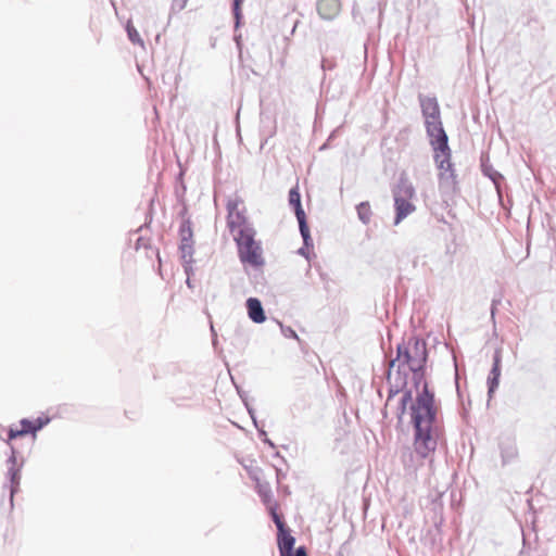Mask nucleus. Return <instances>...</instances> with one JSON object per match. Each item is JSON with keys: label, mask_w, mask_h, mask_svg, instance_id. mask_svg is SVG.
<instances>
[{"label": "nucleus", "mask_w": 556, "mask_h": 556, "mask_svg": "<svg viewBox=\"0 0 556 556\" xmlns=\"http://www.w3.org/2000/svg\"><path fill=\"white\" fill-rule=\"evenodd\" d=\"M24 437L23 432H22V429H16V428H13V427H9L8 428V437L7 439L3 440V442L9 446L11 447L12 444V441L17 439V438H22Z\"/></svg>", "instance_id": "26"}, {"label": "nucleus", "mask_w": 556, "mask_h": 556, "mask_svg": "<svg viewBox=\"0 0 556 556\" xmlns=\"http://www.w3.org/2000/svg\"><path fill=\"white\" fill-rule=\"evenodd\" d=\"M179 238L180 243L178 245V250L180 253V258H186L187 256H193L194 254V239H193V230L192 223L190 218H184L179 226Z\"/></svg>", "instance_id": "7"}, {"label": "nucleus", "mask_w": 556, "mask_h": 556, "mask_svg": "<svg viewBox=\"0 0 556 556\" xmlns=\"http://www.w3.org/2000/svg\"><path fill=\"white\" fill-rule=\"evenodd\" d=\"M245 307L249 318L255 324H262L266 320V313L258 298L250 296L245 301Z\"/></svg>", "instance_id": "12"}, {"label": "nucleus", "mask_w": 556, "mask_h": 556, "mask_svg": "<svg viewBox=\"0 0 556 556\" xmlns=\"http://www.w3.org/2000/svg\"><path fill=\"white\" fill-rule=\"evenodd\" d=\"M262 442L267 444L273 450L276 448V444L268 437H266L265 439H262Z\"/></svg>", "instance_id": "39"}, {"label": "nucleus", "mask_w": 556, "mask_h": 556, "mask_svg": "<svg viewBox=\"0 0 556 556\" xmlns=\"http://www.w3.org/2000/svg\"><path fill=\"white\" fill-rule=\"evenodd\" d=\"M269 514H270V517H271L274 523L276 525L278 531H281L282 529L288 528V526L285 522L283 517L277 513L276 504L269 507Z\"/></svg>", "instance_id": "24"}, {"label": "nucleus", "mask_w": 556, "mask_h": 556, "mask_svg": "<svg viewBox=\"0 0 556 556\" xmlns=\"http://www.w3.org/2000/svg\"><path fill=\"white\" fill-rule=\"evenodd\" d=\"M389 381L387 404L399 393L404 394L405 391H413L408 386V378L405 375L395 374L394 380Z\"/></svg>", "instance_id": "17"}, {"label": "nucleus", "mask_w": 556, "mask_h": 556, "mask_svg": "<svg viewBox=\"0 0 556 556\" xmlns=\"http://www.w3.org/2000/svg\"><path fill=\"white\" fill-rule=\"evenodd\" d=\"M414 400L415 399L413 397V391H405L404 394H402V396L400 397L396 409H395L397 425L403 424V418L407 412V407H408V405L409 406L412 405Z\"/></svg>", "instance_id": "19"}, {"label": "nucleus", "mask_w": 556, "mask_h": 556, "mask_svg": "<svg viewBox=\"0 0 556 556\" xmlns=\"http://www.w3.org/2000/svg\"><path fill=\"white\" fill-rule=\"evenodd\" d=\"M227 227L231 232H233L238 227V219H237V212L238 211V203L236 201H228L227 203Z\"/></svg>", "instance_id": "20"}, {"label": "nucleus", "mask_w": 556, "mask_h": 556, "mask_svg": "<svg viewBox=\"0 0 556 556\" xmlns=\"http://www.w3.org/2000/svg\"><path fill=\"white\" fill-rule=\"evenodd\" d=\"M418 101L431 148L439 151L448 150V137L441 121V111L437 98L419 93Z\"/></svg>", "instance_id": "3"}, {"label": "nucleus", "mask_w": 556, "mask_h": 556, "mask_svg": "<svg viewBox=\"0 0 556 556\" xmlns=\"http://www.w3.org/2000/svg\"><path fill=\"white\" fill-rule=\"evenodd\" d=\"M233 41L238 48L239 51L242 49V35L239 31V28L236 30V27L233 26Z\"/></svg>", "instance_id": "34"}, {"label": "nucleus", "mask_w": 556, "mask_h": 556, "mask_svg": "<svg viewBox=\"0 0 556 556\" xmlns=\"http://www.w3.org/2000/svg\"><path fill=\"white\" fill-rule=\"evenodd\" d=\"M153 203H154V200L151 199L150 202H149V211L147 212L146 214V223L143 225H141L136 231L139 232L141 231L144 227H148L151 222H152V210H153Z\"/></svg>", "instance_id": "33"}, {"label": "nucleus", "mask_w": 556, "mask_h": 556, "mask_svg": "<svg viewBox=\"0 0 556 556\" xmlns=\"http://www.w3.org/2000/svg\"><path fill=\"white\" fill-rule=\"evenodd\" d=\"M429 359L428 343L425 339L412 334L407 340L402 338L396 344L395 357L392 358L387 368V379L390 380L392 369L396 366L395 374L405 375L408 378V370L418 366H427Z\"/></svg>", "instance_id": "2"}, {"label": "nucleus", "mask_w": 556, "mask_h": 556, "mask_svg": "<svg viewBox=\"0 0 556 556\" xmlns=\"http://www.w3.org/2000/svg\"><path fill=\"white\" fill-rule=\"evenodd\" d=\"M31 420L35 427V433L37 434V432L42 430L51 421V418L48 415H41Z\"/></svg>", "instance_id": "27"}, {"label": "nucleus", "mask_w": 556, "mask_h": 556, "mask_svg": "<svg viewBox=\"0 0 556 556\" xmlns=\"http://www.w3.org/2000/svg\"><path fill=\"white\" fill-rule=\"evenodd\" d=\"M540 556H547V555H546V554H544V555H543V554H541Z\"/></svg>", "instance_id": "53"}, {"label": "nucleus", "mask_w": 556, "mask_h": 556, "mask_svg": "<svg viewBox=\"0 0 556 556\" xmlns=\"http://www.w3.org/2000/svg\"><path fill=\"white\" fill-rule=\"evenodd\" d=\"M356 213L358 219L364 224L368 225L371 219V207L368 201H363L356 205Z\"/></svg>", "instance_id": "21"}, {"label": "nucleus", "mask_w": 556, "mask_h": 556, "mask_svg": "<svg viewBox=\"0 0 556 556\" xmlns=\"http://www.w3.org/2000/svg\"><path fill=\"white\" fill-rule=\"evenodd\" d=\"M238 256L242 264H249L254 268H261L265 264V260L263 257V249L260 241L254 242L253 244H245L241 248H237Z\"/></svg>", "instance_id": "6"}, {"label": "nucleus", "mask_w": 556, "mask_h": 556, "mask_svg": "<svg viewBox=\"0 0 556 556\" xmlns=\"http://www.w3.org/2000/svg\"><path fill=\"white\" fill-rule=\"evenodd\" d=\"M289 556H307V552H306L305 546H299Z\"/></svg>", "instance_id": "35"}, {"label": "nucleus", "mask_w": 556, "mask_h": 556, "mask_svg": "<svg viewBox=\"0 0 556 556\" xmlns=\"http://www.w3.org/2000/svg\"><path fill=\"white\" fill-rule=\"evenodd\" d=\"M501 304V299H493L491 305L497 307Z\"/></svg>", "instance_id": "47"}, {"label": "nucleus", "mask_w": 556, "mask_h": 556, "mask_svg": "<svg viewBox=\"0 0 556 556\" xmlns=\"http://www.w3.org/2000/svg\"><path fill=\"white\" fill-rule=\"evenodd\" d=\"M257 430V434H258V438L262 440V439H265L267 437V432L264 430L263 427H260L256 429Z\"/></svg>", "instance_id": "40"}, {"label": "nucleus", "mask_w": 556, "mask_h": 556, "mask_svg": "<svg viewBox=\"0 0 556 556\" xmlns=\"http://www.w3.org/2000/svg\"><path fill=\"white\" fill-rule=\"evenodd\" d=\"M186 285L189 289H193V283H192V280H191V277H188L186 279Z\"/></svg>", "instance_id": "46"}, {"label": "nucleus", "mask_w": 556, "mask_h": 556, "mask_svg": "<svg viewBox=\"0 0 556 556\" xmlns=\"http://www.w3.org/2000/svg\"><path fill=\"white\" fill-rule=\"evenodd\" d=\"M251 419H252V421H253L254 427H255L256 429H257V428H260V425H258V421H257L256 416H255L254 418H251Z\"/></svg>", "instance_id": "50"}, {"label": "nucleus", "mask_w": 556, "mask_h": 556, "mask_svg": "<svg viewBox=\"0 0 556 556\" xmlns=\"http://www.w3.org/2000/svg\"><path fill=\"white\" fill-rule=\"evenodd\" d=\"M187 2H188V0H174L173 7H177L178 10H182V9H185Z\"/></svg>", "instance_id": "36"}, {"label": "nucleus", "mask_w": 556, "mask_h": 556, "mask_svg": "<svg viewBox=\"0 0 556 556\" xmlns=\"http://www.w3.org/2000/svg\"><path fill=\"white\" fill-rule=\"evenodd\" d=\"M328 148V141L325 142L320 148L319 150L323 151V150H326Z\"/></svg>", "instance_id": "51"}, {"label": "nucleus", "mask_w": 556, "mask_h": 556, "mask_svg": "<svg viewBox=\"0 0 556 556\" xmlns=\"http://www.w3.org/2000/svg\"><path fill=\"white\" fill-rule=\"evenodd\" d=\"M481 172L488 177L494 185L498 195L502 194V184L505 181V177L498 170H496L492 164L489 162V159L481 157Z\"/></svg>", "instance_id": "13"}, {"label": "nucleus", "mask_w": 556, "mask_h": 556, "mask_svg": "<svg viewBox=\"0 0 556 556\" xmlns=\"http://www.w3.org/2000/svg\"><path fill=\"white\" fill-rule=\"evenodd\" d=\"M289 205L293 208L299 226L308 225L306 213L302 206L301 193L298 186L292 187L288 194Z\"/></svg>", "instance_id": "10"}, {"label": "nucleus", "mask_w": 556, "mask_h": 556, "mask_svg": "<svg viewBox=\"0 0 556 556\" xmlns=\"http://www.w3.org/2000/svg\"><path fill=\"white\" fill-rule=\"evenodd\" d=\"M502 372V351L496 349L492 357V367L488 375L486 386L489 399L493 396L500 386V378Z\"/></svg>", "instance_id": "9"}, {"label": "nucleus", "mask_w": 556, "mask_h": 556, "mask_svg": "<svg viewBox=\"0 0 556 556\" xmlns=\"http://www.w3.org/2000/svg\"><path fill=\"white\" fill-rule=\"evenodd\" d=\"M426 371L427 366L408 370V374L412 372L413 387L416 391L415 400L409 407L413 445L416 454L424 459L434 453L442 437L439 406L435 393L426 380Z\"/></svg>", "instance_id": "1"}, {"label": "nucleus", "mask_w": 556, "mask_h": 556, "mask_svg": "<svg viewBox=\"0 0 556 556\" xmlns=\"http://www.w3.org/2000/svg\"><path fill=\"white\" fill-rule=\"evenodd\" d=\"M141 247H144L143 244V238L139 237L136 242V250H139Z\"/></svg>", "instance_id": "42"}, {"label": "nucleus", "mask_w": 556, "mask_h": 556, "mask_svg": "<svg viewBox=\"0 0 556 556\" xmlns=\"http://www.w3.org/2000/svg\"><path fill=\"white\" fill-rule=\"evenodd\" d=\"M299 230L303 240V245L298 250V254L309 260V250L314 248L313 238L308 225L299 226Z\"/></svg>", "instance_id": "18"}, {"label": "nucleus", "mask_w": 556, "mask_h": 556, "mask_svg": "<svg viewBox=\"0 0 556 556\" xmlns=\"http://www.w3.org/2000/svg\"><path fill=\"white\" fill-rule=\"evenodd\" d=\"M181 260V264H182V268H184V273L186 274L187 278L188 277H191L193 275V264H194V260H193V256H187L186 258H180Z\"/></svg>", "instance_id": "30"}, {"label": "nucleus", "mask_w": 556, "mask_h": 556, "mask_svg": "<svg viewBox=\"0 0 556 556\" xmlns=\"http://www.w3.org/2000/svg\"><path fill=\"white\" fill-rule=\"evenodd\" d=\"M24 465V459L22 458L20 463V467H8V471L5 475V478L9 482V490H10V504L13 506V500L14 495L20 491V483H21V470Z\"/></svg>", "instance_id": "15"}, {"label": "nucleus", "mask_w": 556, "mask_h": 556, "mask_svg": "<svg viewBox=\"0 0 556 556\" xmlns=\"http://www.w3.org/2000/svg\"><path fill=\"white\" fill-rule=\"evenodd\" d=\"M31 420L35 427V433L37 434V432L42 430L51 421V418L48 415H41Z\"/></svg>", "instance_id": "28"}, {"label": "nucleus", "mask_w": 556, "mask_h": 556, "mask_svg": "<svg viewBox=\"0 0 556 556\" xmlns=\"http://www.w3.org/2000/svg\"><path fill=\"white\" fill-rule=\"evenodd\" d=\"M434 151V162L440 170L439 187L445 193H456L458 191L457 175L454 169V164L451 162V149L444 151Z\"/></svg>", "instance_id": "5"}, {"label": "nucleus", "mask_w": 556, "mask_h": 556, "mask_svg": "<svg viewBox=\"0 0 556 556\" xmlns=\"http://www.w3.org/2000/svg\"><path fill=\"white\" fill-rule=\"evenodd\" d=\"M244 0H232L231 12L233 15L236 30L243 24L242 3Z\"/></svg>", "instance_id": "22"}, {"label": "nucleus", "mask_w": 556, "mask_h": 556, "mask_svg": "<svg viewBox=\"0 0 556 556\" xmlns=\"http://www.w3.org/2000/svg\"><path fill=\"white\" fill-rule=\"evenodd\" d=\"M237 219H238V233L235 236V242L237 244V248H241L245 244H253L256 242L255 235L256 231L254 227L247 220V217L243 213L237 212Z\"/></svg>", "instance_id": "8"}, {"label": "nucleus", "mask_w": 556, "mask_h": 556, "mask_svg": "<svg viewBox=\"0 0 556 556\" xmlns=\"http://www.w3.org/2000/svg\"><path fill=\"white\" fill-rule=\"evenodd\" d=\"M239 395H240V399L242 400L243 404L245 405V402H249L248 395L245 394V392H241V391H239Z\"/></svg>", "instance_id": "43"}, {"label": "nucleus", "mask_w": 556, "mask_h": 556, "mask_svg": "<svg viewBox=\"0 0 556 556\" xmlns=\"http://www.w3.org/2000/svg\"><path fill=\"white\" fill-rule=\"evenodd\" d=\"M321 67H323L324 71L329 68V64H327V61L325 59L321 61Z\"/></svg>", "instance_id": "48"}, {"label": "nucleus", "mask_w": 556, "mask_h": 556, "mask_svg": "<svg viewBox=\"0 0 556 556\" xmlns=\"http://www.w3.org/2000/svg\"><path fill=\"white\" fill-rule=\"evenodd\" d=\"M275 470H276V476H277V480L278 482L286 477V473L282 471L281 468L275 466Z\"/></svg>", "instance_id": "38"}, {"label": "nucleus", "mask_w": 556, "mask_h": 556, "mask_svg": "<svg viewBox=\"0 0 556 556\" xmlns=\"http://www.w3.org/2000/svg\"><path fill=\"white\" fill-rule=\"evenodd\" d=\"M497 307L491 305V317L494 319Z\"/></svg>", "instance_id": "49"}, {"label": "nucleus", "mask_w": 556, "mask_h": 556, "mask_svg": "<svg viewBox=\"0 0 556 556\" xmlns=\"http://www.w3.org/2000/svg\"><path fill=\"white\" fill-rule=\"evenodd\" d=\"M316 10L323 20L331 21L339 14L341 3L339 0H318Z\"/></svg>", "instance_id": "11"}, {"label": "nucleus", "mask_w": 556, "mask_h": 556, "mask_svg": "<svg viewBox=\"0 0 556 556\" xmlns=\"http://www.w3.org/2000/svg\"><path fill=\"white\" fill-rule=\"evenodd\" d=\"M274 457H275V458H279L283 464H286V459L280 455V453H279V452H277V451H276V452L274 453Z\"/></svg>", "instance_id": "45"}, {"label": "nucleus", "mask_w": 556, "mask_h": 556, "mask_svg": "<svg viewBox=\"0 0 556 556\" xmlns=\"http://www.w3.org/2000/svg\"><path fill=\"white\" fill-rule=\"evenodd\" d=\"M10 448V455L8 456L7 458V465L8 467H20V464H17V455H18V452L17 450L15 448L14 445H11Z\"/></svg>", "instance_id": "31"}, {"label": "nucleus", "mask_w": 556, "mask_h": 556, "mask_svg": "<svg viewBox=\"0 0 556 556\" xmlns=\"http://www.w3.org/2000/svg\"><path fill=\"white\" fill-rule=\"evenodd\" d=\"M211 331H212V334H213V344L215 345L216 342H217V336H216V332H215V329L213 326H211Z\"/></svg>", "instance_id": "44"}, {"label": "nucleus", "mask_w": 556, "mask_h": 556, "mask_svg": "<svg viewBox=\"0 0 556 556\" xmlns=\"http://www.w3.org/2000/svg\"><path fill=\"white\" fill-rule=\"evenodd\" d=\"M295 538L291 534L289 528L282 529L277 533V546L280 556H289L294 551Z\"/></svg>", "instance_id": "14"}, {"label": "nucleus", "mask_w": 556, "mask_h": 556, "mask_svg": "<svg viewBox=\"0 0 556 556\" xmlns=\"http://www.w3.org/2000/svg\"><path fill=\"white\" fill-rule=\"evenodd\" d=\"M279 326H280V330H281V333L283 334V337L290 338V339H295L299 342H301L299 337H298V334H296V332H295V330L292 329V327L285 326L281 323H279Z\"/></svg>", "instance_id": "32"}, {"label": "nucleus", "mask_w": 556, "mask_h": 556, "mask_svg": "<svg viewBox=\"0 0 556 556\" xmlns=\"http://www.w3.org/2000/svg\"><path fill=\"white\" fill-rule=\"evenodd\" d=\"M394 199V225H399L410 213L415 211V205L410 199L415 195V188L405 177H400L396 186L392 190Z\"/></svg>", "instance_id": "4"}, {"label": "nucleus", "mask_w": 556, "mask_h": 556, "mask_svg": "<svg viewBox=\"0 0 556 556\" xmlns=\"http://www.w3.org/2000/svg\"><path fill=\"white\" fill-rule=\"evenodd\" d=\"M125 29L127 33L128 40L131 43L139 45L140 47L144 46L143 40L141 39L138 30L136 29V27L132 25V23L130 21L127 22Z\"/></svg>", "instance_id": "23"}, {"label": "nucleus", "mask_w": 556, "mask_h": 556, "mask_svg": "<svg viewBox=\"0 0 556 556\" xmlns=\"http://www.w3.org/2000/svg\"><path fill=\"white\" fill-rule=\"evenodd\" d=\"M245 408L251 418H254L256 416L254 407L249 402H245Z\"/></svg>", "instance_id": "37"}, {"label": "nucleus", "mask_w": 556, "mask_h": 556, "mask_svg": "<svg viewBox=\"0 0 556 556\" xmlns=\"http://www.w3.org/2000/svg\"><path fill=\"white\" fill-rule=\"evenodd\" d=\"M257 493L264 504H268L271 502V492L268 486H264V484L258 483Z\"/></svg>", "instance_id": "29"}, {"label": "nucleus", "mask_w": 556, "mask_h": 556, "mask_svg": "<svg viewBox=\"0 0 556 556\" xmlns=\"http://www.w3.org/2000/svg\"><path fill=\"white\" fill-rule=\"evenodd\" d=\"M20 426H21V429H22V432L25 435H33V437H36V433H35V427H34V424H33V420L29 419V418H22L20 420Z\"/></svg>", "instance_id": "25"}, {"label": "nucleus", "mask_w": 556, "mask_h": 556, "mask_svg": "<svg viewBox=\"0 0 556 556\" xmlns=\"http://www.w3.org/2000/svg\"><path fill=\"white\" fill-rule=\"evenodd\" d=\"M502 465L506 466L517 460L519 452L515 440H506L500 443Z\"/></svg>", "instance_id": "16"}, {"label": "nucleus", "mask_w": 556, "mask_h": 556, "mask_svg": "<svg viewBox=\"0 0 556 556\" xmlns=\"http://www.w3.org/2000/svg\"><path fill=\"white\" fill-rule=\"evenodd\" d=\"M382 415H383L384 418L388 416V413H387L386 409L382 410Z\"/></svg>", "instance_id": "52"}, {"label": "nucleus", "mask_w": 556, "mask_h": 556, "mask_svg": "<svg viewBox=\"0 0 556 556\" xmlns=\"http://www.w3.org/2000/svg\"><path fill=\"white\" fill-rule=\"evenodd\" d=\"M187 212H188L187 206H184L181 208V211L179 212V216L181 217V222L184 220V218H188L187 217Z\"/></svg>", "instance_id": "41"}]
</instances>
